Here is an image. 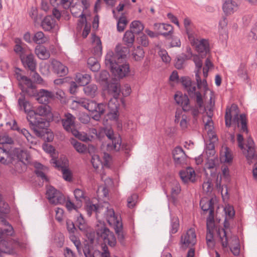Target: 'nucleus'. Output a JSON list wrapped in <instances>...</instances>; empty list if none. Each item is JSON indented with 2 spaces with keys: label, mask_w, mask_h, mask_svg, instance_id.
<instances>
[{
  "label": "nucleus",
  "mask_w": 257,
  "mask_h": 257,
  "mask_svg": "<svg viewBox=\"0 0 257 257\" xmlns=\"http://www.w3.org/2000/svg\"><path fill=\"white\" fill-rule=\"evenodd\" d=\"M50 112L48 105L41 104L34 111L29 112L27 119L29 125L37 136H42L48 132L49 121L45 117Z\"/></svg>",
  "instance_id": "f257e3e1"
},
{
  "label": "nucleus",
  "mask_w": 257,
  "mask_h": 257,
  "mask_svg": "<svg viewBox=\"0 0 257 257\" xmlns=\"http://www.w3.org/2000/svg\"><path fill=\"white\" fill-rule=\"evenodd\" d=\"M7 224V228H0V257H4V254H14L16 252L12 243L8 241L9 237L14 233V229L9 222Z\"/></svg>",
  "instance_id": "f03ea898"
},
{
  "label": "nucleus",
  "mask_w": 257,
  "mask_h": 257,
  "mask_svg": "<svg viewBox=\"0 0 257 257\" xmlns=\"http://www.w3.org/2000/svg\"><path fill=\"white\" fill-rule=\"evenodd\" d=\"M111 56L107 57L105 59V64L112 75L114 76V80L122 79L126 77L130 71V68L127 62H119L118 61H112L110 59Z\"/></svg>",
  "instance_id": "7ed1b4c3"
},
{
  "label": "nucleus",
  "mask_w": 257,
  "mask_h": 257,
  "mask_svg": "<svg viewBox=\"0 0 257 257\" xmlns=\"http://www.w3.org/2000/svg\"><path fill=\"white\" fill-rule=\"evenodd\" d=\"M109 94L112 95L113 97L110 98L108 102V111L106 115L110 120L117 121L119 116L118 112L119 92L118 93L117 91L116 85L112 84L109 86Z\"/></svg>",
  "instance_id": "20e7f679"
},
{
  "label": "nucleus",
  "mask_w": 257,
  "mask_h": 257,
  "mask_svg": "<svg viewBox=\"0 0 257 257\" xmlns=\"http://www.w3.org/2000/svg\"><path fill=\"white\" fill-rule=\"evenodd\" d=\"M224 117L225 125L227 127H230L231 123L236 124L237 127H239L240 126L239 123H240V131L242 132H248L247 119L245 114L242 113L239 116L238 114L236 113L232 118L231 108H227Z\"/></svg>",
  "instance_id": "39448f33"
},
{
  "label": "nucleus",
  "mask_w": 257,
  "mask_h": 257,
  "mask_svg": "<svg viewBox=\"0 0 257 257\" xmlns=\"http://www.w3.org/2000/svg\"><path fill=\"white\" fill-rule=\"evenodd\" d=\"M174 99L178 104L182 106L184 111H190L194 119L196 120V117L199 113V108L201 109L203 106L199 107L197 104L196 107L191 106L190 104V100L188 95L186 94L183 95L181 92H179L174 95Z\"/></svg>",
  "instance_id": "423d86ee"
},
{
  "label": "nucleus",
  "mask_w": 257,
  "mask_h": 257,
  "mask_svg": "<svg viewBox=\"0 0 257 257\" xmlns=\"http://www.w3.org/2000/svg\"><path fill=\"white\" fill-rule=\"evenodd\" d=\"M181 82L190 97L192 99L196 98V104L199 107H202L203 103L202 94L199 91H196L195 86L192 85L190 78L188 77H182Z\"/></svg>",
  "instance_id": "0eeeda50"
},
{
  "label": "nucleus",
  "mask_w": 257,
  "mask_h": 257,
  "mask_svg": "<svg viewBox=\"0 0 257 257\" xmlns=\"http://www.w3.org/2000/svg\"><path fill=\"white\" fill-rule=\"evenodd\" d=\"M96 230L97 237L102 239L105 243H107L111 247L115 245L116 240L114 233L110 231L104 224L98 226Z\"/></svg>",
  "instance_id": "6e6552de"
},
{
  "label": "nucleus",
  "mask_w": 257,
  "mask_h": 257,
  "mask_svg": "<svg viewBox=\"0 0 257 257\" xmlns=\"http://www.w3.org/2000/svg\"><path fill=\"white\" fill-rule=\"evenodd\" d=\"M129 52L128 47L118 44L115 48L114 52L112 51L107 52L105 56V59H107L109 55L111 56L110 59H112V61H118L119 62H126L127 55L129 54Z\"/></svg>",
  "instance_id": "1a4fd4ad"
},
{
  "label": "nucleus",
  "mask_w": 257,
  "mask_h": 257,
  "mask_svg": "<svg viewBox=\"0 0 257 257\" xmlns=\"http://www.w3.org/2000/svg\"><path fill=\"white\" fill-rule=\"evenodd\" d=\"M46 197L50 203L53 204H61L65 201L64 196L54 187H48L46 191Z\"/></svg>",
  "instance_id": "9d476101"
},
{
  "label": "nucleus",
  "mask_w": 257,
  "mask_h": 257,
  "mask_svg": "<svg viewBox=\"0 0 257 257\" xmlns=\"http://www.w3.org/2000/svg\"><path fill=\"white\" fill-rule=\"evenodd\" d=\"M104 132L107 138L111 141V144H108L107 147H111L116 151H119L121 146V139L119 135L115 134L113 129L110 126L105 127Z\"/></svg>",
  "instance_id": "9b49d317"
},
{
  "label": "nucleus",
  "mask_w": 257,
  "mask_h": 257,
  "mask_svg": "<svg viewBox=\"0 0 257 257\" xmlns=\"http://www.w3.org/2000/svg\"><path fill=\"white\" fill-rule=\"evenodd\" d=\"M172 154L176 167L182 166L186 164L187 156L181 147H176L172 150Z\"/></svg>",
  "instance_id": "f8f14e48"
},
{
  "label": "nucleus",
  "mask_w": 257,
  "mask_h": 257,
  "mask_svg": "<svg viewBox=\"0 0 257 257\" xmlns=\"http://www.w3.org/2000/svg\"><path fill=\"white\" fill-rule=\"evenodd\" d=\"M106 105L104 103H97L94 101H89V106L88 110L92 113H95L92 118L95 120H99L101 115L105 112Z\"/></svg>",
  "instance_id": "ddd939ff"
},
{
  "label": "nucleus",
  "mask_w": 257,
  "mask_h": 257,
  "mask_svg": "<svg viewBox=\"0 0 257 257\" xmlns=\"http://www.w3.org/2000/svg\"><path fill=\"white\" fill-rule=\"evenodd\" d=\"M15 149L7 150L0 147V162L4 165L15 164Z\"/></svg>",
  "instance_id": "4468645a"
},
{
  "label": "nucleus",
  "mask_w": 257,
  "mask_h": 257,
  "mask_svg": "<svg viewBox=\"0 0 257 257\" xmlns=\"http://www.w3.org/2000/svg\"><path fill=\"white\" fill-rule=\"evenodd\" d=\"M20 58L23 65L27 70L30 71L36 69L37 62L33 54H21Z\"/></svg>",
  "instance_id": "2eb2a0df"
},
{
  "label": "nucleus",
  "mask_w": 257,
  "mask_h": 257,
  "mask_svg": "<svg viewBox=\"0 0 257 257\" xmlns=\"http://www.w3.org/2000/svg\"><path fill=\"white\" fill-rule=\"evenodd\" d=\"M103 252H101L99 250H95L93 253L91 250V246L89 244L84 243L82 247V251L85 257H96L97 255H99L100 257H110L109 252L108 250L107 246L103 247Z\"/></svg>",
  "instance_id": "dca6fc26"
},
{
  "label": "nucleus",
  "mask_w": 257,
  "mask_h": 257,
  "mask_svg": "<svg viewBox=\"0 0 257 257\" xmlns=\"http://www.w3.org/2000/svg\"><path fill=\"white\" fill-rule=\"evenodd\" d=\"M109 77V74L108 71L103 70L100 72L99 76V82L101 84H104L107 89V92L109 93V86L114 84L116 85L117 88V91L118 93L120 92V84L117 80L112 79L110 81H108V78Z\"/></svg>",
  "instance_id": "f3484780"
},
{
  "label": "nucleus",
  "mask_w": 257,
  "mask_h": 257,
  "mask_svg": "<svg viewBox=\"0 0 257 257\" xmlns=\"http://www.w3.org/2000/svg\"><path fill=\"white\" fill-rule=\"evenodd\" d=\"M75 117L69 112L64 113V117L61 119L63 128L68 133L75 128Z\"/></svg>",
  "instance_id": "a211bd4d"
},
{
  "label": "nucleus",
  "mask_w": 257,
  "mask_h": 257,
  "mask_svg": "<svg viewBox=\"0 0 257 257\" xmlns=\"http://www.w3.org/2000/svg\"><path fill=\"white\" fill-rule=\"evenodd\" d=\"M194 41V44L193 43V41H190L191 44L195 47L197 51L199 54V55L202 58H203L209 52L208 42L205 39H202L198 41L197 39L195 40V38Z\"/></svg>",
  "instance_id": "6ab92c4d"
},
{
  "label": "nucleus",
  "mask_w": 257,
  "mask_h": 257,
  "mask_svg": "<svg viewBox=\"0 0 257 257\" xmlns=\"http://www.w3.org/2000/svg\"><path fill=\"white\" fill-rule=\"evenodd\" d=\"M196 238L194 229L190 228L184 236H182L181 241L186 246H188L190 244L194 245L195 243Z\"/></svg>",
  "instance_id": "aec40b11"
},
{
  "label": "nucleus",
  "mask_w": 257,
  "mask_h": 257,
  "mask_svg": "<svg viewBox=\"0 0 257 257\" xmlns=\"http://www.w3.org/2000/svg\"><path fill=\"white\" fill-rule=\"evenodd\" d=\"M179 176L184 183H187L189 181L194 182L195 181V171L190 167L186 170H181L179 172Z\"/></svg>",
  "instance_id": "412c9836"
},
{
  "label": "nucleus",
  "mask_w": 257,
  "mask_h": 257,
  "mask_svg": "<svg viewBox=\"0 0 257 257\" xmlns=\"http://www.w3.org/2000/svg\"><path fill=\"white\" fill-rule=\"evenodd\" d=\"M53 98H55L54 92L41 89L38 92L37 99L40 103L46 104L49 99Z\"/></svg>",
  "instance_id": "4be33fe9"
},
{
  "label": "nucleus",
  "mask_w": 257,
  "mask_h": 257,
  "mask_svg": "<svg viewBox=\"0 0 257 257\" xmlns=\"http://www.w3.org/2000/svg\"><path fill=\"white\" fill-rule=\"evenodd\" d=\"M223 227H224L221 229V230L223 233V236H222L221 235V231L220 229H219L217 231V234L219 236L222 246L223 248H226L227 247L228 243V237L227 236V233L225 229L229 228L230 227V223L226 218H225L224 219L223 223Z\"/></svg>",
  "instance_id": "5701e85b"
},
{
  "label": "nucleus",
  "mask_w": 257,
  "mask_h": 257,
  "mask_svg": "<svg viewBox=\"0 0 257 257\" xmlns=\"http://www.w3.org/2000/svg\"><path fill=\"white\" fill-rule=\"evenodd\" d=\"M54 73L60 77L66 75L68 73V68L60 61L54 60L52 62Z\"/></svg>",
  "instance_id": "b1692460"
},
{
  "label": "nucleus",
  "mask_w": 257,
  "mask_h": 257,
  "mask_svg": "<svg viewBox=\"0 0 257 257\" xmlns=\"http://www.w3.org/2000/svg\"><path fill=\"white\" fill-rule=\"evenodd\" d=\"M114 228L117 235L118 241L121 245L125 246L126 244L125 233L123 229L122 223L116 221V224L114 226Z\"/></svg>",
  "instance_id": "393cba45"
},
{
  "label": "nucleus",
  "mask_w": 257,
  "mask_h": 257,
  "mask_svg": "<svg viewBox=\"0 0 257 257\" xmlns=\"http://www.w3.org/2000/svg\"><path fill=\"white\" fill-rule=\"evenodd\" d=\"M15 164L22 163L26 164V162H28L30 158V155L26 151L19 150L18 149H15Z\"/></svg>",
  "instance_id": "a878e982"
},
{
  "label": "nucleus",
  "mask_w": 257,
  "mask_h": 257,
  "mask_svg": "<svg viewBox=\"0 0 257 257\" xmlns=\"http://www.w3.org/2000/svg\"><path fill=\"white\" fill-rule=\"evenodd\" d=\"M237 9V4L234 0H226L224 3L222 9L225 15L233 14Z\"/></svg>",
  "instance_id": "bb28decb"
},
{
  "label": "nucleus",
  "mask_w": 257,
  "mask_h": 257,
  "mask_svg": "<svg viewBox=\"0 0 257 257\" xmlns=\"http://www.w3.org/2000/svg\"><path fill=\"white\" fill-rule=\"evenodd\" d=\"M56 20L51 16L45 17L41 22L42 28L46 31H49L55 27Z\"/></svg>",
  "instance_id": "cd10ccee"
},
{
  "label": "nucleus",
  "mask_w": 257,
  "mask_h": 257,
  "mask_svg": "<svg viewBox=\"0 0 257 257\" xmlns=\"http://www.w3.org/2000/svg\"><path fill=\"white\" fill-rule=\"evenodd\" d=\"M193 60L195 64L196 67V70L195 71L196 80L198 83V85H199V83H201V77L200 76V74L201 69L202 67V61L200 57L197 55H195L193 56Z\"/></svg>",
  "instance_id": "c85d7f7f"
},
{
  "label": "nucleus",
  "mask_w": 257,
  "mask_h": 257,
  "mask_svg": "<svg viewBox=\"0 0 257 257\" xmlns=\"http://www.w3.org/2000/svg\"><path fill=\"white\" fill-rule=\"evenodd\" d=\"M91 79V76L89 74L86 73H78L76 74L75 81L80 86H84L87 85Z\"/></svg>",
  "instance_id": "c756f323"
},
{
  "label": "nucleus",
  "mask_w": 257,
  "mask_h": 257,
  "mask_svg": "<svg viewBox=\"0 0 257 257\" xmlns=\"http://www.w3.org/2000/svg\"><path fill=\"white\" fill-rule=\"evenodd\" d=\"M37 56L42 60L47 59L50 57V53L46 48L43 45H37L35 50Z\"/></svg>",
  "instance_id": "7c9ffc66"
},
{
  "label": "nucleus",
  "mask_w": 257,
  "mask_h": 257,
  "mask_svg": "<svg viewBox=\"0 0 257 257\" xmlns=\"http://www.w3.org/2000/svg\"><path fill=\"white\" fill-rule=\"evenodd\" d=\"M18 104L20 107H23L25 112L27 113V116L28 115L29 111H34V110L31 109V106L29 102L26 100L25 94L20 93V97L18 99Z\"/></svg>",
  "instance_id": "2f4dec72"
},
{
  "label": "nucleus",
  "mask_w": 257,
  "mask_h": 257,
  "mask_svg": "<svg viewBox=\"0 0 257 257\" xmlns=\"http://www.w3.org/2000/svg\"><path fill=\"white\" fill-rule=\"evenodd\" d=\"M123 41L125 45L128 47H131L135 41V35L132 30L126 31L123 37Z\"/></svg>",
  "instance_id": "473e14b6"
},
{
  "label": "nucleus",
  "mask_w": 257,
  "mask_h": 257,
  "mask_svg": "<svg viewBox=\"0 0 257 257\" xmlns=\"http://www.w3.org/2000/svg\"><path fill=\"white\" fill-rule=\"evenodd\" d=\"M83 91L86 95L93 97L97 94V87L94 84H88L84 86Z\"/></svg>",
  "instance_id": "72a5a7b5"
},
{
  "label": "nucleus",
  "mask_w": 257,
  "mask_h": 257,
  "mask_svg": "<svg viewBox=\"0 0 257 257\" xmlns=\"http://www.w3.org/2000/svg\"><path fill=\"white\" fill-rule=\"evenodd\" d=\"M191 21L188 18H186L184 20V25L185 27L186 34H187L188 37L190 41H193L194 44V35L193 32L191 30L190 27Z\"/></svg>",
  "instance_id": "f704fd0d"
},
{
  "label": "nucleus",
  "mask_w": 257,
  "mask_h": 257,
  "mask_svg": "<svg viewBox=\"0 0 257 257\" xmlns=\"http://www.w3.org/2000/svg\"><path fill=\"white\" fill-rule=\"evenodd\" d=\"M71 144L75 149V150L80 154H84L87 151V147L85 145L78 142L74 139H72Z\"/></svg>",
  "instance_id": "c9c22d12"
},
{
  "label": "nucleus",
  "mask_w": 257,
  "mask_h": 257,
  "mask_svg": "<svg viewBox=\"0 0 257 257\" xmlns=\"http://www.w3.org/2000/svg\"><path fill=\"white\" fill-rule=\"evenodd\" d=\"M130 29L134 34H139L143 31L144 26L140 21H134L130 25Z\"/></svg>",
  "instance_id": "e433bc0d"
},
{
  "label": "nucleus",
  "mask_w": 257,
  "mask_h": 257,
  "mask_svg": "<svg viewBox=\"0 0 257 257\" xmlns=\"http://www.w3.org/2000/svg\"><path fill=\"white\" fill-rule=\"evenodd\" d=\"M180 186L178 183H176L175 185L172 188L171 195L169 198V200L175 204L177 200V196L180 193Z\"/></svg>",
  "instance_id": "4c0bfd02"
},
{
  "label": "nucleus",
  "mask_w": 257,
  "mask_h": 257,
  "mask_svg": "<svg viewBox=\"0 0 257 257\" xmlns=\"http://www.w3.org/2000/svg\"><path fill=\"white\" fill-rule=\"evenodd\" d=\"M214 203L212 199L206 201L201 200L200 203L202 210L205 212L209 211V212L212 209L214 210Z\"/></svg>",
  "instance_id": "58836bf2"
},
{
  "label": "nucleus",
  "mask_w": 257,
  "mask_h": 257,
  "mask_svg": "<svg viewBox=\"0 0 257 257\" xmlns=\"http://www.w3.org/2000/svg\"><path fill=\"white\" fill-rule=\"evenodd\" d=\"M53 163L56 164V167L58 168L60 167L62 169L63 178L66 181H70L71 180L72 177V174L70 171L64 166H62L61 165L58 164L57 161L56 160L54 161Z\"/></svg>",
  "instance_id": "ea45409f"
},
{
  "label": "nucleus",
  "mask_w": 257,
  "mask_h": 257,
  "mask_svg": "<svg viewBox=\"0 0 257 257\" xmlns=\"http://www.w3.org/2000/svg\"><path fill=\"white\" fill-rule=\"evenodd\" d=\"M106 219L109 224H110L113 222L114 224V226L116 224V221L121 222L115 215V212L112 209H107Z\"/></svg>",
  "instance_id": "a19ab883"
},
{
  "label": "nucleus",
  "mask_w": 257,
  "mask_h": 257,
  "mask_svg": "<svg viewBox=\"0 0 257 257\" xmlns=\"http://www.w3.org/2000/svg\"><path fill=\"white\" fill-rule=\"evenodd\" d=\"M253 141L251 139H249L247 141L246 147L247 148V154L246 155L247 159H252L254 158L255 155V151L254 148L252 146Z\"/></svg>",
  "instance_id": "79ce46f5"
},
{
  "label": "nucleus",
  "mask_w": 257,
  "mask_h": 257,
  "mask_svg": "<svg viewBox=\"0 0 257 257\" xmlns=\"http://www.w3.org/2000/svg\"><path fill=\"white\" fill-rule=\"evenodd\" d=\"M187 59H188V58H187L186 54L182 53L181 55H178L176 57L175 67L177 69H181L183 67L185 60Z\"/></svg>",
  "instance_id": "37998d69"
},
{
  "label": "nucleus",
  "mask_w": 257,
  "mask_h": 257,
  "mask_svg": "<svg viewBox=\"0 0 257 257\" xmlns=\"http://www.w3.org/2000/svg\"><path fill=\"white\" fill-rule=\"evenodd\" d=\"M33 41L35 43L40 45L45 43L47 41V38L42 32L39 31L34 35L33 37Z\"/></svg>",
  "instance_id": "c03bdc74"
},
{
  "label": "nucleus",
  "mask_w": 257,
  "mask_h": 257,
  "mask_svg": "<svg viewBox=\"0 0 257 257\" xmlns=\"http://www.w3.org/2000/svg\"><path fill=\"white\" fill-rule=\"evenodd\" d=\"M99 206L98 204H92L91 202H88L86 203L85 209L87 214L90 216L92 212H95L96 213L98 212Z\"/></svg>",
  "instance_id": "a18cd8bd"
},
{
  "label": "nucleus",
  "mask_w": 257,
  "mask_h": 257,
  "mask_svg": "<svg viewBox=\"0 0 257 257\" xmlns=\"http://www.w3.org/2000/svg\"><path fill=\"white\" fill-rule=\"evenodd\" d=\"M133 55L135 60L139 61L144 58L145 52L143 49L139 46L135 49Z\"/></svg>",
  "instance_id": "49530a36"
},
{
  "label": "nucleus",
  "mask_w": 257,
  "mask_h": 257,
  "mask_svg": "<svg viewBox=\"0 0 257 257\" xmlns=\"http://www.w3.org/2000/svg\"><path fill=\"white\" fill-rule=\"evenodd\" d=\"M21 89L22 92L21 93H22L23 94L26 93L30 96H36L38 97V92L37 91L35 85H33L32 87H28L26 88L23 87Z\"/></svg>",
  "instance_id": "de8ad7c7"
},
{
  "label": "nucleus",
  "mask_w": 257,
  "mask_h": 257,
  "mask_svg": "<svg viewBox=\"0 0 257 257\" xmlns=\"http://www.w3.org/2000/svg\"><path fill=\"white\" fill-rule=\"evenodd\" d=\"M69 238L71 241L73 242L76 246L78 253L79 254H82L81 249H82L83 245H81L80 241L77 239V237L75 235H74V234L72 233L70 234Z\"/></svg>",
  "instance_id": "09e8293b"
},
{
  "label": "nucleus",
  "mask_w": 257,
  "mask_h": 257,
  "mask_svg": "<svg viewBox=\"0 0 257 257\" xmlns=\"http://www.w3.org/2000/svg\"><path fill=\"white\" fill-rule=\"evenodd\" d=\"M237 75L243 81H245L247 79L248 76L246 73L245 65L244 64H240L237 70Z\"/></svg>",
  "instance_id": "8fccbe9b"
},
{
  "label": "nucleus",
  "mask_w": 257,
  "mask_h": 257,
  "mask_svg": "<svg viewBox=\"0 0 257 257\" xmlns=\"http://www.w3.org/2000/svg\"><path fill=\"white\" fill-rule=\"evenodd\" d=\"M128 21L125 17H120L117 23V31L119 32L123 31Z\"/></svg>",
  "instance_id": "3c124183"
},
{
  "label": "nucleus",
  "mask_w": 257,
  "mask_h": 257,
  "mask_svg": "<svg viewBox=\"0 0 257 257\" xmlns=\"http://www.w3.org/2000/svg\"><path fill=\"white\" fill-rule=\"evenodd\" d=\"M92 38L93 41H95L96 46L94 47L95 53L98 54L100 53H101L102 46L100 38L98 37L95 34H92Z\"/></svg>",
  "instance_id": "603ef678"
},
{
  "label": "nucleus",
  "mask_w": 257,
  "mask_h": 257,
  "mask_svg": "<svg viewBox=\"0 0 257 257\" xmlns=\"http://www.w3.org/2000/svg\"><path fill=\"white\" fill-rule=\"evenodd\" d=\"M74 136L79 140L83 142H87L89 140L86 135L83 133L79 132L77 129H74L71 132H70Z\"/></svg>",
  "instance_id": "864d4df0"
},
{
  "label": "nucleus",
  "mask_w": 257,
  "mask_h": 257,
  "mask_svg": "<svg viewBox=\"0 0 257 257\" xmlns=\"http://www.w3.org/2000/svg\"><path fill=\"white\" fill-rule=\"evenodd\" d=\"M179 226V219L177 217H173L171 220L170 233L174 234L178 231Z\"/></svg>",
  "instance_id": "5fc2aeb1"
},
{
  "label": "nucleus",
  "mask_w": 257,
  "mask_h": 257,
  "mask_svg": "<svg viewBox=\"0 0 257 257\" xmlns=\"http://www.w3.org/2000/svg\"><path fill=\"white\" fill-rule=\"evenodd\" d=\"M84 234L86 235L88 241H90L91 244H89L91 247V245L94 243L96 233L95 231L89 228Z\"/></svg>",
  "instance_id": "6e6d98bb"
},
{
  "label": "nucleus",
  "mask_w": 257,
  "mask_h": 257,
  "mask_svg": "<svg viewBox=\"0 0 257 257\" xmlns=\"http://www.w3.org/2000/svg\"><path fill=\"white\" fill-rule=\"evenodd\" d=\"M94 60V58H89L87 61V64L89 65L90 69L94 72L97 71L100 68V65L97 61H94L93 63L91 61Z\"/></svg>",
  "instance_id": "4d7b16f0"
},
{
  "label": "nucleus",
  "mask_w": 257,
  "mask_h": 257,
  "mask_svg": "<svg viewBox=\"0 0 257 257\" xmlns=\"http://www.w3.org/2000/svg\"><path fill=\"white\" fill-rule=\"evenodd\" d=\"M91 163L94 168L97 169L100 165L102 164L100 157L97 155H93L91 157Z\"/></svg>",
  "instance_id": "13d9d810"
},
{
  "label": "nucleus",
  "mask_w": 257,
  "mask_h": 257,
  "mask_svg": "<svg viewBox=\"0 0 257 257\" xmlns=\"http://www.w3.org/2000/svg\"><path fill=\"white\" fill-rule=\"evenodd\" d=\"M138 195L136 194H133L128 197L127 200V206L129 208H133L137 202Z\"/></svg>",
  "instance_id": "bf43d9fd"
},
{
  "label": "nucleus",
  "mask_w": 257,
  "mask_h": 257,
  "mask_svg": "<svg viewBox=\"0 0 257 257\" xmlns=\"http://www.w3.org/2000/svg\"><path fill=\"white\" fill-rule=\"evenodd\" d=\"M19 133H21L27 140L28 142L33 144L34 137L30 134L28 130L25 128L20 129Z\"/></svg>",
  "instance_id": "052dcab7"
},
{
  "label": "nucleus",
  "mask_w": 257,
  "mask_h": 257,
  "mask_svg": "<svg viewBox=\"0 0 257 257\" xmlns=\"http://www.w3.org/2000/svg\"><path fill=\"white\" fill-rule=\"evenodd\" d=\"M138 42L144 47H148L149 45V41L147 35L143 34L138 38Z\"/></svg>",
  "instance_id": "680f3d73"
},
{
  "label": "nucleus",
  "mask_w": 257,
  "mask_h": 257,
  "mask_svg": "<svg viewBox=\"0 0 257 257\" xmlns=\"http://www.w3.org/2000/svg\"><path fill=\"white\" fill-rule=\"evenodd\" d=\"M30 75L34 81L38 83H41L43 79L35 70L30 71Z\"/></svg>",
  "instance_id": "e2e57ef3"
},
{
  "label": "nucleus",
  "mask_w": 257,
  "mask_h": 257,
  "mask_svg": "<svg viewBox=\"0 0 257 257\" xmlns=\"http://www.w3.org/2000/svg\"><path fill=\"white\" fill-rule=\"evenodd\" d=\"M165 27H168L166 28H165V27H163V28L165 29V31H167V32H164L162 31H160L159 32V35H162L164 37L167 38L168 36L171 35L173 33V27L172 26H166Z\"/></svg>",
  "instance_id": "0e129e2a"
},
{
  "label": "nucleus",
  "mask_w": 257,
  "mask_h": 257,
  "mask_svg": "<svg viewBox=\"0 0 257 257\" xmlns=\"http://www.w3.org/2000/svg\"><path fill=\"white\" fill-rule=\"evenodd\" d=\"M74 195L76 200L78 201H81L82 199L85 198L83 191L79 189H76L74 190Z\"/></svg>",
  "instance_id": "69168bd1"
},
{
  "label": "nucleus",
  "mask_w": 257,
  "mask_h": 257,
  "mask_svg": "<svg viewBox=\"0 0 257 257\" xmlns=\"http://www.w3.org/2000/svg\"><path fill=\"white\" fill-rule=\"evenodd\" d=\"M13 139L8 135L0 136V144H14Z\"/></svg>",
  "instance_id": "338daca9"
},
{
  "label": "nucleus",
  "mask_w": 257,
  "mask_h": 257,
  "mask_svg": "<svg viewBox=\"0 0 257 257\" xmlns=\"http://www.w3.org/2000/svg\"><path fill=\"white\" fill-rule=\"evenodd\" d=\"M67 228L69 232L71 234H74L76 230V228L73 221L70 220H68L66 221Z\"/></svg>",
  "instance_id": "774afa93"
}]
</instances>
